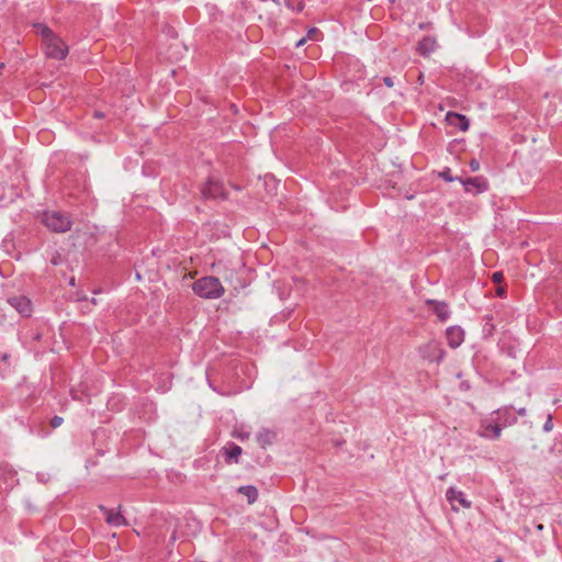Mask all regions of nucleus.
Returning <instances> with one entry per match:
<instances>
[{
  "instance_id": "f257e3e1",
  "label": "nucleus",
  "mask_w": 562,
  "mask_h": 562,
  "mask_svg": "<svg viewBox=\"0 0 562 562\" xmlns=\"http://www.w3.org/2000/svg\"><path fill=\"white\" fill-rule=\"evenodd\" d=\"M193 292L206 300L220 299L225 290L220 280L215 277H203L198 279L192 285Z\"/></svg>"
},
{
  "instance_id": "f03ea898",
  "label": "nucleus",
  "mask_w": 562,
  "mask_h": 562,
  "mask_svg": "<svg viewBox=\"0 0 562 562\" xmlns=\"http://www.w3.org/2000/svg\"><path fill=\"white\" fill-rule=\"evenodd\" d=\"M42 223L54 233H66L71 228L70 217L59 211H46L42 214Z\"/></svg>"
},
{
  "instance_id": "7ed1b4c3",
  "label": "nucleus",
  "mask_w": 562,
  "mask_h": 562,
  "mask_svg": "<svg viewBox=\"0 0 562 562\" xmlns=\"http://www.w3.org/2000/svg\"><path fill=\"white\" fill-rule=\"evenodd\" d=\"M43 43L45 55L48 58L63 60L68 54V46L56 34L47 37V40H45Z\"/></svg>"
},
{
  "instance_id": "20e7f679",
  "label": "nucleus",
  "mask_w": 562,
  "mask_h": 562,
  "mask_svg": "<svg viewBox=\"0 0 562 562\" xmlns=\"http://www.w3.org/2000/svg\"><path fill=\"white\" fill-rule=\"evenodd\" d=\"M448 182L458 180L465 192L476 195L487 190L488 183L485 178H445Z\"/></svg>"
},
{
  "instance_id": "39448f33",
  "label": "nucleus",
  "mask_w": 562,
  "mask_h": 562,
  "mask_svg": "<svg viewBox=\"0 0 562 562\" xmlns=\"http://www.w3.org/2000/svg\"><path fill=\"white\" fill-rule=\"evenodd\" d=\"M501 422L495 419L493 414L481 422L479 434L486 439H498L502 434Z\"/></svg>"
},
{
  "instance_id": "423d86ee",
  "label": "nucleus",
  "mask_w": 562,
  "mask_h": 562,
  "mask_svg": "<svg viewBox=\"0 0 562 562\" xmlns=\"http://www.w3.org/2000/svg\"><path fill=\"white\" fill-rule=\"evenodd\" d=\"M419 351L424 359L438 363L443 360L446 355L445 350L440 347V344L436 340L427 342L425 346L420 347Z\"/></svg>"
},
{
  "instance_id": "0eeeda50",
  "label": "nucleus",
  "mask_w": 562,
  "mask_h": 562,
  "mask_svg": "<svg viewBox=\"0 0 562 562\" xmlns=\"http://www.w3.org/2000/svg\"><path fill=\"white\" fill-rule=\"evenodd\" d=\"M446 498L451 505V509L454 512L459 510L457 504L465 509L471 508L472 503L467 499L465 494L462 491L457 490L456 487H449L446 492Z\"/></svg>"
},
{
  "instance_id": "6e6552de",
  "label": "nucleus",
  "mask_w": 562,
  "mask_h": 562,
  "mask_svg": "<svg viewBox=\"0 0 562 562\" xmlns=\"http://www.w3.org/2000/svg\"><path fill=\"white\" fill-rule=\"evenodd\" d=\"M8 303L23 317H30L33 313L32 302L24 295L11 296Z\"/></svg>"
},
{
  "instance_id": "1a4fd4ad",
  "label": "nucleus",
  "mask_w": 562,
  "mask_h": 562,
  "mask_svg": "<svg viewBox=\"0 0 562 562\" xmlns=\"http://www.w3.org/2000/svg\"><path fill=\"white\" fill-rule=\"evenodd\" d=\"M202 194L207 199L225 198L226 192L218 181L217 178H210L204 188Z\"/></svg>"
},
{
  "instance_id": "9d476101",
  "label": "nucleus",
  "mask_w": 562,
  "mask_h": 562,
  "mask_svg": "<svg viewBox=\"0 0 562 562\" xmlns=\"http://www.w3.org/2000/svg\"><path fill=\"white\" fill-rule=\"evenodd\" d=\"M493 416L501 422V427L506 428L516 424L517 417L512 413V407H503L494 411Z\"/></svg>"
},
{
  "instance_id": "9b49d317",
  "label": "nucleus",
  "mask_w": 562,
  "mask_h": 562,
  "mask_svg": "<svg viewBox=\"0 0 562 562\" xmlns=\"http://www.w3.org/2000/svg\"><path fill=\"white\" fill-rule=\"evenodd\" d=\"M446 121L450 126L457 127L462 132L468 131L470 126V121L465 115L454 112H448Z\"/></svg>"
},
{
  "instance_id": "f8f14e48",
  "label": "nucleus",
  "mask_w": 562,
  "mask_h": 562,
  "mask_svg": "<svg viewBox=\"0 0 562 562\" xmlns=\"http://www.w3.org/2000/svg\"><path fill=\"white\" fill-rule=\"evenodd\" d=\"M446 336L448 345L451 348H458L464 340V331L459 326H451L447 328Z\"/></svg>"
},
{
  "instance_id": "ddd939ff",
  "label": "nucleus",
  "mask_w": 562,
  "mask_h": 562,
  "mask_svg": "<svg viewBox=\"0 0 562 562\" xmlns=\"http://www.w3.org/2000/svg\"><path fill=\"white\" fill-rule=\"evenodd\" d=\"M100 510L104 514L105 521L114 527L125 526L127 525L126 519L121 515V513H115L112 509H109L105 506H100Z\"/></svg>"
},
{
  "instance_id": "4468645a",
  "label": "nucleus",
  "mask_w": 562,
  "mask_h": 562,
  "mask_svg": "<svg viewBox=\"0 0 562 562\" xmlns=\"http://www.w3.org/2000/svg\"><path fill=\"white\" fill-rule=\"evenodd\" d=\"M241 452H243L241 448L233 442L228 443L227 446H225L222 449V453L225 458V461L228 463H231V462L237 463L238 458L241 454Z\"/></svg>"
},
{
  "instance_id": "2eb2a0df",
  "label": "nucleus",
  "mask_w": 562,
  "mask_h": 562,
  "mask_svg": "<svg viewBox=\"0 0 562 562\" xmlns=\"http://www.w3.org/2000/svg\"><path fill=\"white\" fill-rule=\"evenodd\" d=\"M436 47H437L436 40L434 37L427 36V37H424L418 43L417 50L419 52L420 55L427 56V55L431 54L432 52H435Z\"/></svg>"
},
{
  "instance_id": "dca6fc26",
  "label": "nucleus",
  "mask_w": 562,
  "mask_h": 562,
  "mask_svg": "<svg viewBox=\"0 0 562 562\" xmlns=\"http://www.w3.org/2000/svg\"><path fill=\"white\" fill-rule=\"evenodd\" d=\"M238 493L246 496L249 504L255 503L258 498V490L252 485L240 486Z\"/></svg>"
},
{
  "instance_id": "f3484780",
  "label": "nucleus",
  "mask_w": 562,
  "mask_h": 562,
  "mask_svg": "<svg viewBox=\"0 0 562 562\" xmlns=\"http://www.w3.org/2000/svg\"><path fill=\"white\" fill-rule=\"evenodd\" d=\"M276 435L273 431L269 430V429H263L262 431H260L258 435H257V441L259 442V445L261 447H266L268 445H271L273 439H274Z\"/></svg>"
},
{
  "instance_id": "a211bd4d",
  "label": "nucleus",
  "mask_w": 562,
  "mask_h": 562,
  "mask_svg": "<svg viewBox=\"0 0 562 562\" xmlns=\"http://www.w3.org/2000/svg\"><path fill=\"white\" fill-rule=\"evenodd\" d=\"M434 312L436 313L437 317L442 322L447 321L450 315L448 305L442 302L435 303Z\"/></svg>"
},
{
  "instance_id": "6ab92c4d",
  "label": "nucleus",
  "mask_w": 562,
  "mask_h": 562,
  "mask_svg": "<svg viewBox=\"0 0 562 562\" xmlns=\"http://www.w3.org/2000/svg\"><path fill=\"white\" fill-rule=\"evenodd\" d=\"M37 32L42 35L43 42L54 35L53 31L45 24H35Z\"/></svg>"
},
{
  "instance_id": "aec40b11",
  "label": "nucleus",
  "mask_w": 562,
  "mask_h": 562,
  "mask_svg": "<svg viewBox=\"0 0 562 562\" xmlns=\"http://www.w3.org/2000/svg\"><path fill=\"white\" fill-rule=\"evenodd\" d=\"M285 5L296 12H300L303 10L304 5L301 1L297 0H284Z\"/></svg>"
},
{
  "instance_id": "412c9836",
  "label": "nucleus",
  "mask_w": 562,
  "mask_h": 562,
  "mask_svg": "<svg viewBox=\"0 0 562 562\" xmlns=\"http://www.w3.org/2000/svg\"><path fill=\"white\" fill-rule=\"evenodd\" d=\"M552 428H553L552 416L549 414L548 418L543 425V431L549 432L552 430Z\"/></svg>"
},
{
  "instance_id": "4be33fe9",
  "label": "nucleus",
  "mask_w": 562,
  "mask_h": 562,
  "mask_svg": "<svg viewBox=\"0 0 562 562\" xmlns=\"http://www.w3.org/2000/svg\"><path fill=\"white\" fill-rule=\"evenodd\" d=\"M234 437L237 438V439H240V440H245V439H248L249 438V432H246V431H239V430H234Z\"/></svg>"
},
{
  "instance_id": "5701e85b",
  "label": "nucleus",
  "mask_w": 562,
  "mask_h": 562,
  "mask_svg": "<svg viewBox=\"0 0 562 562\" xmlns=\"http://www.w3.org/2000/svg\"><path fill=\"white\" fill-rule=\"evenodd\" d=\"M470 172H476L480 170V162L476 159H472L469 164Z\"/></svg>"
},
{
  "instance_id": "b1692460",
  "label": "nucleus",
  "mask_w": 562,
  "mask_h": 562,
  "mask_svg": "<svg viewBox=\"0 0 562 562\" xmlns=\"http://www.w3.org/2000/svg\"><path fill=\"white\" fill-rule=\"evenodd\" d=\"M63 424V418L59 416H54L50 420V425L53 428H57Z\"/></svg>"
},
{
  "instance_id": "393cba45",
  "label": "nucleus",
  "mask_w": 562,
  "mask_h": 562,
  "mask_svg": "<svg viewBox=\"0 0 562 562\" xmlns=\"http://www.w3.org/2000/svg\"><path fill=\"white\" fill-rule=\"evenodd\" d=\"M492 280H493V282H495V283H501V282H502V280H503V272H501V271H496V272H494V273L492 274Z\"/></svg>"
},
{
  "instance_id": "a878e982",
  "label": "nucleus",
  "mask_w": 562,
  "mask_h": 562,
  "mask_svg": "<svg viewBox=\"0 0 562 562\" xmlns=\"http://www.w3.org/2000/svg\"><path fill=\"white\" fill-rule=\"evenodd\" d=\"M383 82L389 88H392L394 86L393 79L391 77H384Z\"/></svg>"
},
{
  "instance_id": "bb28decb",
  "label": "nucleus",
  "mask_w": 562,
  "mask_h": 562,
  "mask_svg": "<svg viewBox=\"0 0 562 562\" xmlns=\"http://www.w3.org/2000/svg\"><path fill=\"white\" fill-rule=\"evenodd\" d=\"M505 292H506V290H505V288H504V286H502V285H499V286L496 289V294H497V296H499V297H503V296L505 295Z\"/></svg>"
},
{
  "instance_id": "cd10ccee",
  "label": "nucleus",
  "mask_w": 562,
  "mask_h": 562,
  "mask_svg": "<svg viewBox=\"0 0 562 562\" xmlns=\"http://www.w3.org/2000/svg\"><path fill=\"white\" fill-rule=\"evenodd\" d=\"M385 189H395V183L391 179H385Z\"/></svg>"
},
{
  "instance_id": "c85d7f7f",
  "label": "nucleus",
  "mask_w": 562,
  "mask_h": 562,
  "mask_svg": "<svg viewBox=\"0 0 562 562\" xmlns=\"http://www.w3.org/2000/svg\"><path fill=\"white\" fill-rule=\"evenodd\" d=\"M518 415L520 416H525L526 415V408L525 407H521L517 411Z\"/></svg>"
},
{
  "instance_id": "c756f323",
  "label": "nucleus",
  "mask_w": 562,
  "mask_h": 562,
  "mask_svg": "<svg viewBox=\"0 0 562 562\" xmlns=\"http://www.w3.org/2000/svg\"><path fill=\"white\" fill-rule=\"evenodd\" d=\"M52 265L57 266L59 263V260L57 257L52 258L50 260Z\"/></svg>"
},
{
  "instance_id": "7c9ffc66",
  "label": "nucleus",
  "mask_w": 562,
  "mask_h": 562,
  "mask_svg": "<svg viewBox=\"0 0 562 562\" xmlns=\"http://www.w3.org/2000/svg\"><path fill=\"white\" fill-rule=\"evenodd\" d=\"M305 43V38H301L297 43H296V46H301Z\"/></svg>"
},
{
  "instance_id": "2f4dec72",
  "label": "nucleus",
  "mask_w": 562,
  "mask_h": 562,
  "mask_svg": "<svg viewBox=\"0 0 562 562\" xmlns=\"http://www.w3.org/2000/svg\"><path fill=\"white\" fill-rule=\"evenodd\" d=\"M94 116H95V117L101 119V117H103V114H102V113H100V112H95V113H94Z\"/></svg>"
},
{
  "instance_id": "473e14b6",
  "label": "nucleus",
  "mask_w": 562,
  "mask_h": 562,
  "mask_svg": "<svg viewBox=\"0 0 562 562\" xmlns=\"http://www.w3.org/2000/svg\"><path fill=\"white\" fill-rule=\"evenodd\" d=\"M405 198H406V199H408V200H411V199H413V198H414V195H413V194H405Z\"/></svg>"
},
{
  "instance_id": "72a5a7b5",
  "label": "nucleus",
  "mask_w": 562,
  "mask_h": 562,
  "mask_svg": "<svg viewBox=\"0 0 562 562\" xmlns=\"http://www.w3.org/2000/svg\"><path fill=\"white\" fill-rule=\"evenodd\" d=\"M438 176H440V177L447 176V172L446 171H441V172L438 173Z\"/></svg>"
},
{
  "instance_id": "f704fd0d",
  "label": "nucleus",
  "mask_w": 562,
  "mask_h": 562,
  "mask_svg": "<svg viewBox=\"0 0 562 562\" xmlns=\"http://www.w3.org/2000/svg\"><path fill=\"white\" fill-rule=\"evenodd\" d=\"M537 529H538V530H542V529H543V526H542V525H538V526H537Z\"/></svg>"
},
{
  "instance_id": "c9c22d12",
  "label": "nucleus",
  "mask_w": 562,
  "mask_h": 562,
  "mask_svg": "<svg viewBox=\"0 0 562 562\" xmlns=\"http://www.w3.org/2000/svg\"><path fill=\"white\" fill-rule=\"evenodd\" d=\"M387 194H389L390 196H392V198H393V196H397V195H400V193H397V194L387 193Z\"/></svg>"
}]
</instances>
